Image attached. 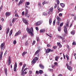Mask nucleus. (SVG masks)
<instances>
[{
    "label": "nucleus",
    "mask_w": 76,
    "mask_h": 76,
    "mask_svg": "<svg viewBox=\"0 0 76 76\" xmlns=\"http://www.w3.org/2000/svg\"><path fill=\"white\" fill-rule=\"evenodd\" d=\"M63 37H64V38H65V37H66V34H62Z\"/></svg>",
    "instance_id": "obj_42"
},
{
    "label": "nucleus",
    "mask_w": 76,
    "mask_h": 76,
    "mask_svg": "<svg viewBox=\"0 0 76 76\" xmlns=\"http://www.w3.org/2000/svg\"><path fill=\"white\" fill-rule=\"evenodd\" d=\"M11 14V13L10 12H7L5 14V15L6 16H10Z\"/></svg>",
    "instance_id": "obj_17"
},
{
    "label": "nucleus",
    "mask_w": 76,
    "mask_h": 76,
    "mask_svg": "<svg viewBox=\"0 0 76 76\" xmlns=\"http://www.w3.org/2000/svg\"><path fill=\"white\" fill-rule=\"evenodd\" d=\"M26 30L29 33V35H30L31 36H34V29H33V27H31L30 29L29 28L27 27Z\"/></svg>",
    "instance_id": "obj_1"
},
{
    "label": "nucleus",
    "mask_w": 76,
    "mask_h": 76,
    "mask_svg": "<svg viewBox=\"0 0 76 76\" xmlns=\"http://www.w3.org/2000/svg\"><path fill=\"white\" fill-rule=\"evenodd\" d=\"M53 50H52L50 49H48L46 50V53H48L50 52H53Z\"/></svg>",
    "instance_id": "obj_9"
},
{
    "label": "nucleus",
    "mask_w": 76,
    "mask_h": 76,
    "mask_svg": "<svg viewBox=\"0 0 76 76\" xmlns=\"http://www.w3.org/2000/svg\"><path fill=\"white\" fill-rule=\"evenodd\" d=\"M26 53H27V52L24 51L22 53V56H25V54H26Z\"/></svg>",
    "instance_id": "obj_29"
},
{
    "label": "nucleus",
    "mask_w": 76,
    "mask_h": 76,
    "mask_svg": "<svg viewBox=\"0 0 76 76\" xmlns=\"http://www.w3.org/2000/svg\"><path fill=\"white\" fill-rule=\"evenodd\" d=\"M12 34V30H11L9 34V36H11V35Z\"/></svg>",
    "instance_id": "obj_30"
},
{
    "label": "nucleus",
    "mask_w": 76,
    "mask_h": 76,
    "mask_svg": "<svg viewBox=\"0 0 76 76\" xmlns=\"http://www.w3.org/2000/svg\"><path fill=\"white\" fill-rule=\"evenodd\" d=\"M13 43L14 44H16V40H14Z\"/></svg>",
    "instance_id": "obj_44"
},
{
    "label": "nucleus",
    "mask_w": 76,
    "mask_h": 76,
    "mask_svg": "<svg viewBox=\"0 0 76 76\" xmlns=\"http://www.w3.org/2000/svg\"><path fill=\"white\" fill-rule=\"evenodd\" d=\"M2 6H1L0 8V11H1V10H2Z\"/></svg>",
    "instance_id": "obj_60"
},
{
    "label": "nucleus",
    "mask_w": 76,
    "mask_h": 76,
    "mask_svg": "<svg viewBox=\"0 0 76 76\" xmlns=\"http://www.w3.org/2000/svg\"><path fill=\"white\" fill-rule=\"evenodd\" d=\"M22 20L23 22L26 24V25H28V22L27 21V20H26V19L23 18L22 19Z\"/></svg>",
    "instance_id": "obj_7"
},
{
    "label": "nucleus",
    "mask_w": 76,
    "mask_h": 76,
    "mask_svg": "<svg viewBox=\"0 0 76 76\" xmlns=\"http://www.w3.org/2000/svg\"><path fill=\"white\" fill-rule=\"evenodd\" d=\"M63 25V23H61L60 25V26L61 27Z\"/></svg>",
    "instance_id": "obj_43"
},
{
    "label": "nucleus",
    "mask_w": 76,
    "mask_h": 76,
    "mask_svg": "<svg viewBox=\"0 0 76 76\" xmlns=\"http://www.w3.org/2000/svg\"><path fill=\"white\" fill-rule=\"evenodd\" d=\"M61 31V27H58V31Z\"/></svg>",
    "instance_id": "obj_40"
},
{
    "label": "nucleus",
    "mask_w": 76,
    "mask_h": 76,
    "mask_svg": "<svg viewBox=\"0 0 76 76\" xmlns=\"http://www.w3.org/2000/svg\"><path fill=\"white\" fill-rule=\"evenodd\" d=\"M38 60V58L37 57H35L31 61L32 64H35V63H36Z\"/></svg>",
    "instance_id": "obj_2"
},
{
    "label": "nucleus",
    "mask_w": 76,
    "mask_h": 76,
    "mask_svg": "<svg viewBox=\"0 0 76 76\" xmlns=\"http://www.w3.org/2000/svg\"><path fill=\"white\" fill-rule=\"evenodd\" d=\"M40 51V50H37L35 53V55H37V54H38L39 53V52Z\"/></svg>",
    "instance_id": "obj_21"
},
{
    "label": "nucleus",
    "mask_w": 76,
    "mask_h": 76,
    "mask_svg": "<svg viewBox=\"0 0 76 76\" xmlns=\"http://www.w3.org/2000/svg\"><path fill=\"white\" fill-rule=\"evenodd\" d=\"M63 10V9H61V8H60V9H58V12H62V11Z\"/></svg>",
    "instance_id": "obj_33"
},
{
    "label": "nucleus",
    "mask_w": 76,
    "mask_h": 76,
    "mask_svg": "<svg viewBox=\"0 0 76 76\" xmlns=\"http://www.w3.org/2000/svg\"><path fill=\"white\" fill-rule=\"evenodd\" d=\"M43 22V21H39L36 23V25L37 26H39V25H40Z\"/></svg>",
    "instance_id": "obj_4"
},
{
    "label": "nucleus",
    "mask_w": 76,
    "mask_h": 76,
    "mask_svg": "<svg viewBox=\"0 0 76 76\" xmlns=\"http://www.w3.org/2000/svg\"><path fill=\"white\" fill-rule=\"evenodd\" d=\"M32 73V71H29V74L31 75Z\"/></svg>",
    "instance_id": "obj_62"
},
{
    "label": "nucleus",
    "mask_w": 76,
    "mask_h": 76,
    "mask_svg": "<svg viewBox=\"0 0 76 76\" xmlns=\"http://www.w3.org/2000/svg\"><path fill=\"white\" fill-rule=\"evenodd\" d=\"M22 3V1H20L18 3V4H21Z\"/></svg>",
    "instance_id": "obj_55"
},
{
    "label": "nucleus",
    "mask_w": 76,
    "mask_h": 76,
    "mask_svg": "<svg viewBox=\"0 0 76 76\" xmlns=\"http://www.w3.org/2000/svg\"><path fill=\"white\" fill-rule=\"evenodd\" d=\"M46 3V2H45V1H44L43 3H42V4L43 5H44Z\"/></svg>",
    "instance_id": "obj_53"
},
{
    "label": "nucleus",
    "mask_w": 76,
    "mask_h": 76,
    "mask_svg": "<svg viewBox=\"0 0 76 76\" xmlns=\"http://www.w3.org/2000/svg\"><path fill=\"white\" fill-rule=\"evenodd\" d=\"M57 45H58V46H59L60 48H61L62 47V45L61 44H60V42H58L57 43Z\"/></svg>",
    "instance_id": "obj_18"
},
{
    "label": "nucleus",
    "mask_w": 76,
    "mask_h": 76,
    "mask_svg": "<svg viewBox=\"0 0 76 76\" xmlns=\"http://www.w3.org/2000/svg\"><path fill=\"white\" fill-rule=\"evenodd\" d=\"M7 69L6 68L5 69V70H4V72H5V74L6 75V76H7Z\"/></svg>",
    "instance_id": "obj_20"
},
{
    "label": "nucleus",
    "mask_w": 76,
    "mask_h": 76,
    "mask_svg": "<svg viewBox=\"0 0 76 76\" xmlns=\"http://www.w3.org/2000/svg\"><path fill=\"white\" fill-rule=\"evenodd\" d=\"M2 29V26L1 25H0V31H1Z\"/></svg>",
    "instance_id": "obj_50"
},
{
    "label": "nucleus",
    "mask_w": 76,
    "mask_h": 76,
    "mask_svg": "<svg viewBox=\"0 0 76 76\" xmlns=\"http://www.w3.org/2000/svg\"><path fill=\"white\" fill-rule=\"evenodd\" d=\"M58 38H59V39H61L62 40H63V39H64V37H61L60 36H58Z\"/></svg>",
    "instance_id": "obj_16"
},
{
    "label": "nucleus",
    "mask_w": 76,
    "mask_h": 76,
    "mask_svg": "<svg viewBox=\"0 0 76 76\" xmlns=\"http://www.w3.org/2000/svg\"><path fill=\"white\" fill-rule=\"evenodd\" d=\"M3 52H1V53L0 54V60H1V59H2V56L3 55Z\"/></svg>",
    "instance_id": "obj_19"
},
{
    "label": "nucleus",
    "mask_w": 76,
    "mask_h": 76,
    "mask_svg": "<svg viewBox=\"0 0 76 76\" xmlns=\"http://www.w3.org/2000/svg\"><path fill=\"white\" fill-rule=\"evenodd\" d=\"M55 23H56V20H54L53 23V25H55Z\"/></svg>",
    "instance_id": "obj_41"
},
{
    "label": "nucleus",
    "mask_w": 76,
    "mask_h": 76,
    "mask_svg": "<svg viewBox=\"0 0 76 76\" xmlns=\"http://www.w3.org/2000/svg\"><path fill=\"white\" fill-rule=\"evenodd\" d=\"M66 47L68 49H69V45H67L66 46Z\"/></svg>",
    "instance_id": "obj_64"
},
{
    "label": "nucleus",
    "mask_w": 76,
    "mask_h": 76,
    "mask_svg": "<svg viewBox=\"0 0 76 76\" xmlns=\"http://www.w3.org/2000/svg\"><path fill=\"white\" fill-rule=\"evenodd\" d=\"M9 28H7L6 34H9Z\"/></svg>",
    "instance_id": "obj_27"
},
{
    "label": "nucleus",
    "mask_w": 76,
    "mask_h": 76,
    "mask_svg": "<svg viewBox=\"0 0 76 76\" xmlns=\"http://www.w3.org/2000/svg\"><path fill=\"white\" fill-rule=\"evenodd\" d=\"M26 65L25 64H24L23 66V68L24 69H25V67H26Z\"/></svg>",
    "instance_id": "obj_46"
},
{
    "label": "nucleus",
    "mask_w": 76,
    "mask_h": 76,
    "mask_svg": "<svg viewBox=\"0 0 76 76\" xmlns=\"http://www.w3.org/2000/svg\"><path fill=\"white\" fill-rule=\"evenodd\" d=\"M59 16H62V14L61 13H60L59 14Z\"/></svg>",
    "instance_id": "obj_54"
},
{
    "label": "nucleus",
    "mask_w": 76,
    "mask_h": 76,
    "mask_svg": "<svg viewBox=\"0 0 76 76\" xmlns=\"http://www.w3.org/2000/svg\"><path fill=\"white\" fill-rule=\"evenodd\" d=\"M24 14H25V12H24V11L22 13V16H23V15H24Z\"/></svg>",
    "instance_id": "obj_49"
},
{
    "label": "nucleus",
    "mask_w": 76,
    "mask_h": 76,
    "mask_svg": "<svg viewBox=\"0 0 76 76\" xmlns=\"http://www.w3.org/2000/svg\"><path fill=\"white\" fill-rule=\"evenodd\" d=\"M59 57L58 56H56L55 58V60L57 61H58V58Z\"/></svg>",
    "instance_id": "obj_31"
},
{
    "label": "nucleus",
    "mask_w": 76,
    "mask_h": 76,
    "mask_svg": "<svg viewBox=\"0 0 76 76\" xmlns=\"http://www.w3.org/2000/svg\"><path fill=\"white\" fill-rule=\"evenodd\" d=\"M19 65L20 66H22V63L20 62V63L19 64Z\"/></svg>",
    "instance_id": "obj_61"
},
{
    "label": "nucleus",
    "mask_w": 76,
    "mask_h": 76,
    "mask_svg": "<svg viewBox=\"0 0 76 76\" xmlns=\"http://www.w3.org/2000/svg\"><path fill=\"white\" fill-rule=\"evenodd\" d=\"M56 19L58 22H60V21H61V18L58 16L56 17Z\"/></svg>",
    "instance_id": "obj_11"
},
{
    "label": "nucleus",
    "mask_w": 76,
    "mask_h": 76,
    "mask_svg": "<svg viewBox=\"0 0 76 76\" xmlns=\"http://www.w3.org/2000/svg\"><path fill=\"white\" fill-rule=\"evenodd\" d=\"M7 51H6L4 54V56H6V54H7Z\"/></svg>",
    "instance_id": "obj_56"
},
{
    "label": "nucleus",
    "mask_w": 76,
    "mask_h": 76,
    "mask_svg": "<svg viewBox=\"0 0 76 76\" xmlns=\"http://www.w3.org/2000/svg\"><path fill=\"white\" fill-rule=\"evenodd\" d=\"M41 3H40V2H39L38 3V6H41Z\"/></svg>",
    "instance_id": "obj_58"
},
{
    "label": "nucleus",
    "mask_w": 76,
    "mask_h": 76,
    "mask_svg": "<svg viewBox=\"0 0 76 76\" xmlns=\"http://www.w3.org/2000/svg\"><path fill=\"white\" fill-rule=\"evenodd\" d=\"M45 29H42L40 30V32H45Z\"/></svg>",
    "instance_id": "obj_23"
},
{
    "label": "nucleus",
    "mask_w": 76,
    "mask_h": 76,
    "mask_svg": "<svg viewBox=\"0 0 76 76\" xmlns=\"http://www.w3.org/2000/svg\"><path fill=\"white\" fill-rule=\"evenodd\" d=\"M8 65L9 66L11 63V61H10V57H9L8 58Z\"/></svg>",
    "instance_id": "obj_14"
},
{
    "label": "nucleus",
    "mask_w": 76,
    "mask_h": 76,
    "mask_svg": "<svg viewBox=\"0 0 76 76\" xmlns=\"http://www.w3.org/2000/svg\"><path fill=\"white\" fill-rule=\"evenodd\" d=\"M60 21H58L57 23H56L58 25H59L60 24Z\"/></svg>",
    "instance_id": "obj_51"
},
{
    "label": "nucleus",
    "mask_w": 76,
    "mask_h": 76,
    "mask_svg": "<svg viewBox=\"0 0 76 76\" xmlns=\"http://www.w3.org/2000/svg\"><path fill=\"white\" fill-rule=\"evenodd\" d=\"M64 31L65 34H67V28H66V26H64Z\"/></svg>",
    "instance_id": "obj_13"
},
{
    "label": "nucleus",
    "mask_w": 76,
    "mask_h": 76,
    "mask_svg": "<svg viewBox=\"0 0 76 76\" xmlns=\"http://www.w3.org/2000/svg\"><path fill=\"white\" fill-rule=\"evenodd\" d=\"M35 44V41L34 40L32 44L33 45H34Z\"/></svg>",
    "instance_id": "obj_52"
},
{
    "label": "nucleus",
    "mask_w": 76,
    "mask_h": 76,
    "mask_svg": "<svg viewBox=\"0 0 76 76\" xmlns=\"http://www.w3.org/2000/svg\"><path fill=\"white\" fill-rule=\"evenodd\" d=\"M28 10L26 9L25 12V16H26L27 15H28Z\"/></svg>",
    "instance_id": "obj_15"
},
{
    "label": "nucleus",
    "mask_w": 76,
    "mask_h": 76,
    "mask_svg": "<svg viewBox=\"0 0 76 76\" xmlns=\"http://www.w3.org/2000/svg\"><path fill=\"white\" fill-rule=\"evenodd\" d=\"M35 28H36V29L37 30V31H38V30H39L38 28V27H36Z\"/></svg>",
    "instance_id": "obj_59"
},
{
    "label": "nucleus",
    "mask_w": 76,
    "mask_h": 76,
    "mask_svg": "<svg viewBox=\"0 0 76 76\" xmlns=\"http://www.w3.org/2000/svg\"><path fill=\"white\" fill-rule=\"evenodd\" d=\"M66 57L67 58V60L69 59V56H68L67 55H66Z\"/></svg>",
    "instance_id": "obj_37"
},
{
    "label": "nucleus",
    "mask_w": 76,
    "mask_h": 76,
    "mask_svg": "<svg viewBox=\"0 0 76 76\" xmlns=\"http://www.w3.org/2000/svg\"><path fill=\"white\" fill-rule=\"evenodd\" d=\"M24 69V68L22 67L21 70V75H23V71Z\"/></svg>",
    "instance_id": "obj_25"
},
{
    "label": "nucleus",
    "mask_w": 76,
    "mask_h": 76,
    "mask_svg": "<svg viewBox=\"0 0 76 76\" xmlns=\"http://www.w3.org/2000/svg\"><path fill=\"white\" fill-rule=\"evenodd\" d=\"M38 75H39V71H36V75L37 76Z\"/></svg>",
    "instance_id": "obj_28"
},
{
    "label": "nucleus",
    "mask_w": 76,
    "mask_h": 76,
    "mask_svg": "<svg viewBox=\"0 0 76 76\" xmlns=\"http://www.w3.org/2000/svg\"><path fill=\"white\" fill-rule=\"evenodd\" d=\"M53 49H56V48H57V46H54L53 47Z\"/></svg>",
    "instance_id": "obj_63"
},
{
    "label": "nucleus",
    "mask_w": 76,
    "mask_h": 76,
    "mask_svg": "<svg viewBox=\"0 0 76 76\" xmlns=\"http://www.w3.org/2000/svg\"><path fill=\"white\" fill-rule=\"evenodd\" d=\"M66 66H67V68L68 70H69L70 71H72V68L70 66H69V65H68V64H66Z\"/></svg>",
    "instance_id": "obj_6"
},
{
    "label": "nucleus",
    "mask_w": 76,
    "mask_h": 76,
    "mask_svg": "<svg viewBox=\"0 0 76 76\" xmlns=\"http://www.w3.org/2000/svg\"><path fill=\"white\" fill-rule=\"evenodd\" d=\"M72 45H76V42L75 41H74L72 43Z\"/></svg>",
    "instance_id": "obj_38"
},
{
    "label": "nucleus",
    "mask_w": 76,
    "mask_h": 76,
    "mask_svg": "<svg viewBox=\"0 0 76 76\" xmlns=\"http://www.w3.org/2000/svg\"><path fill=\"white\" fill-rule=\"evenodd\" d=\"M29 44V43H28V42L26 41L25 43V45H28Z\"/></svg>",
    "instance_id": "obj_39"
},
{
    "label": "nucleus",
    "mask_w": 76,
    "mask_h": 76,
    "mask_svg": "<svg viewBox=\"0 0 76 76\" xmlns=\"http://www.w3.org/2000/svg\"><path fill=\"white\" fill-rule=\"evenodd\" d=\"M39 67H40L42 69H44V66L42 64H40L39 65Z\"/></svg>",
    "instance_id": "obj_12"
},
{
    "label": "nucleus",
    "mask_w": 76,
    "mask_h": 76,
    "mask_svg": "<svg viewBox=\"0 0 76 76\" xmlns=\"http://www.w3.org/2000/svg\"><path fill=\"white\" fill-rule=\"evenodd\" d=\"M37 41H39V37H37Z\"/></svg>",
    "instance_id": "obj_48"
},
{
    "label": "nucleus",
    "mask_w": 76,
    "mask_h": 76,
    "mask_svg": "<svg viewBox=\"0 0 76 76\" xmlns=\"http://www.w3.org/2000/svg\"><path fill=\"white\" fill-rule=\"evenodd\" d=\"M14 66V72H16V68L17 67V63H16V62L15 63V64Z\"/></svg>",
    "instance_id": "obj_10"
},
{
    "label": "nucleus",
    "mask_w": 76,
    "mask_h": 76,
    "mask_svg": "<svg viewBox=\"0 0 76 76\" xmlns=\"http://www.w3.org/2000/svg\"><path fill=\"white\" fill-rule=\"evenodd\" d=\"M29 4H30V3H29V2H26V5H29Z\"/></svg>",
    "instance_id": "obj_34"
},
{
    "label": "nucleus",
    "mask_w": 76,
    "mask_h": 76,
    "mask_svg": "<svg viewBox=\"0 0 76 76\" xmlns=\"http://www.w3.org/2000/svg\"><path fill=\"white\" fill-rule=\"evenodd\" d=\"M43 15H44V16H46V15H47V13H43Z\"/></svg>",
    "instance_id": "obj_57"
},
{
    "label": "nucleus",
    "mask_w": 76,
    "mask_h": 76,
    "mask_svg": "<svg viewBox=\"0 0 76 76\" xmlns=\"http://www.w3.org/2000/svg\"><path fill=\"white\" fill-rule=\"evenodd\" d=\"M54 10V8L53 7H51L50 8L49 10V11L48 12V15H50L52 14V13L53 12V10Z\"/></svg>",
    "instance_id": "obj_3"
},
{
    "label": "nucleus",
    "mask_w": 76,
    "mask_h": 76,
    "mask_svg": "<svg viewBox=\"0 0 76 76\" xmlns=\"http://www.w3.org/2000/svg\"><path fill=\"white\" fill-rule=\"evenodd\" d=\"M60 4L61 6H62V7H64L65 6V5L64 4Z\"/></svg>",
    "instance_id": "obj_32"
},
{
    "label": "nucleus",
    "mask_w": 76,
    "mask_h": 76,
    "mask_svg": "<svg viewBox=\"0 0 76 76\" xmlns=\"http://www.w3.org/2000/svg\"><path fill=\"white\" fill-rule=\"evenodd\" d=\"M51 23H52V20H51V18H50L49 20V23L50 25H51Z\"/></svg>",
    "instance_id": "obj_24"
},
{
    "label": "nucleus",
    "mask_w": 76,
    "mask_h": 76,
    "mask_svg": "<svg viewBox=\"0 0 76 76\" xmlns=\"http://www.w3.org/2000/svg\"><path fill=\"white\" fill-rule=\"evenodd\" d=\"M68 26H69V23L67 22V23L65 26H66V27H68Z\"/></svg>",
    "instance_id": "obj_47"
},
{
    "label": "nucleus",
    "mask_w": 76,
    "mask_h": 76,
    "mask_svg": "<svg viewBox=\"0 0 76 76\" xmlns=\"http://www.w3.org/2000/svg\"><path fill=\"white\" fill-rule=\"evenodd\" d=\"M1 50H4V49L5 48V47H4V43H2L1 44Z\"/></svg>",
    "instance_id": "obj_5"
},
{
    "label": "nucleus",
    "mask_w": 76,
    "mask_h": 76,
    "mask_svg": "<svg viewBox=\"0 0 76 76\" xmlns=\"http://www.w3.org/2000/svg\"><path fill=\"white\" fill-rule=\"evenodd\" d=\"M20 34H21V31H20V30H19L16 33L15 35V37L17 36L18 35H20Z\"/></svg>",
    "instance_id": "obj_8"
},
{
    "label": "nucleus",
    "mask_w": 76,
    "mask_h": 76,
    "mask_svg": "<svg viewBox=\"0 0 76 76\" xmlns=\"http://www.w3.org/2000/svg\"><path fill=\"white\" fill-rule=\"evenodd\" d=\"M16 19H17V18H13L12 21V23H14V22H15Z\"/></svg>",
    "instance_id": "obj_22"
},
{
    "label": "nucleus",
    "mask_w": 76,
    "mask_h": 76,
    "mask_svg": "<svg viewBox=\"0 0 76 76\" xmlns=\"http://www.w3.org/2000/svg\"><path fill=\"white\" fill-rule=\"evenodd\" d=\"M71 34L72 35H75V31H72L71 32Z\"/></svg>",
    "instance_id": "obj_26"
},
{
    "label": "nucleus",
    "mask_w": 76,
    "mask_h": 76,
    "mask_svg": "<svg viewBox=\"0 0 76 76\" xmlns=\"http://www.w3.org/2000/svg\"><path fill=\"white\" fill-rule=\"evenodd\" d=\"M56 1L57 2V4H60V1H59V0H56Z\"/></svg>",
    "instance_id": "obj_45"
},
{
    "label": "nucleus",
    "mask_w": 76,
    "mask_h": 76,
    "mask_svg": "<svg viewBox=\"0 0 76 76\" xmlns=\"http://www.w3.org/2000/svg\"><path fill=\"white\" fill-rule=\"evenodd\" d=\"M39 73L40 74H42V73H43V71H42V70H40L39 71Z\"/></svg>",
    "instance_id": "obj_36"
},
{
    "label": "nucleus",
    "mask_w": 76,
    "mask_h": 76,
    "mask_svg": "<svg viewBox=\"0 0 76 76\" xmlns=\"http://www.w3.org/2000/svg\"><path fill=\"white\" fill-rule=\"evenodd\" d=\"M48 70L49 71H50V72H54V70L53 69H49Z\"/></svg>",
    "instance_id": "obj_35"
}]
</instances>
